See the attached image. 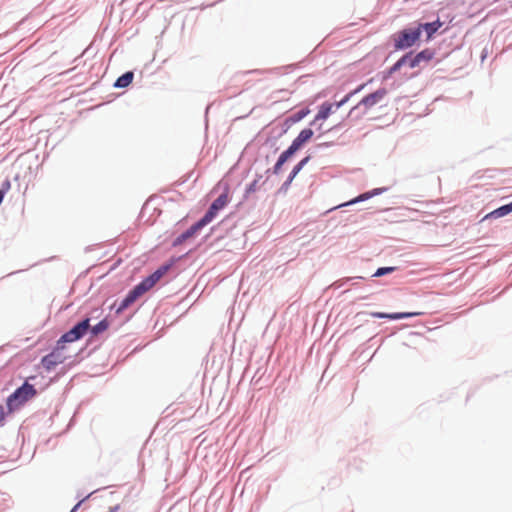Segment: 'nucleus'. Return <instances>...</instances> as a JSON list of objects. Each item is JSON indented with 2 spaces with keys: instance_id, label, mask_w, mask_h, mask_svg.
<instances>
[{
  "instance_id": "15",
  "label": "nucleus",
  "mask_w": 512,
  "mask_h": 512,
  "mask_svg": "<svg viewBox=\"0 0 512 512\" xmlns=\"http://www.w3.org/2000/svg\"><path fill=\"white\" fill-rule=\"evenodd\" d=\"M512 212V202L507 204V205H503L495 210H493L492 212L488 213L484 219H488V218H500V217H503V216H506L508 215L509 213Z\"/></svg>"
},
{
  "instance_id": "20",
  "label": "nucleus",
  "mask_w": 512,
  "mask_h": 512,
  "mask_svg": "<svg viewBox=\"0 0 512 512\" xmlns=\"http://www.w3.org/2000/svg\"><path fill=\"white\" fill-rule=\"evenodd\" d=\"M309 109H302L296 113H294L291 117H290V120L292 122H298L300 120H302L304 117H306L308 114H309Z\"/></svg>"
},
{
  "instance_id": "13",
  "label": "nucleus",
  "mask_w": 512,
  "mask_h": 512,
  "mask_svg": "<svg viewBox=\"0 0 512 512\" xmlns=\"http://www.w3.org/2000/svg\"><path fill=\"white\" fill-rule=\"evenodd\" d=\"M442 25L443 23L439 19L430 23L417 24L418 27H421V32H425L427 41L433 37V35L442 27Z\"/></svg>"
},
{
  "instance_id": "26",
  "label": "nucleus",
  "mask_w": 512,
  "mask_h": 512,
  "mask_svg": "<svg viewBox=\"0 0 512 512\" xmlns=\"http://www.w3.org/2000/svg\"><path fill=\"white\" fill-rule=\"evenodd\" d=\"M309 161V156L305 157L304 159H302L299 164H301V166L303 167L307 162Z\"/></svg>"
},
{
  "instance_id": "2",
  "label": "nucleus",
  "mask_w": 512,
  "mask_h": 512,
  "mask_svg": "<svg viewBox=\"0 0 512 512\" xmlns=\"http://www.w3.org/2000/svg\"><path fill=\"white\" fill-rule=\"evenodd\" d=\"M421 36V27L414 26L405 28L394 35V46L396 49L410 48L417 43Z\"/></svg>"
},
{
  "instance_id": "14",
  "label": "nucleus",
  "mask_w": 512,
  "mask_h": 512,
  "mask_svg": "<svg viewBox=\"0 0 512 512\" xmlns=\"http://www.w3.org/2000/svg\"><path fill=\"white\" fill-rule=\"evenodd\" d=\"M313 131L309 128L303 129L298 136L293 140L292 146L293 149H296L297 151L304 145L307 141H309L313 136Z\"/></svg>"
},
{
  "instance_id": "11",
  "label": "nucleus",
  "mask_w": 512,
  "mask_h": 512,
  "mask_svg": "<svg viewBox=\"0 0 512 512\" xmlns=\"http://www.w3.org/2000/svg\"><path fill=\"white\" fill-rule=\"evenodd\" d=\"M421 312H402V313H384V312H372L370 315L374 318H387L391 320H398L404 318H410L421 315Z\"/></svg>"
},
{
  "instance_id": "27",
  "label": "nucleus",
  "mask_w": 512,
  "mask_h": 512,
  "mask_svg": "<svg viewBox=\"0 0 512 512\" xmlns=\"http://www.w3.org/2000/svg\"><path fill=\"white\" fill-rule=\"evenodd\" d=\"M4 191L3 190H0V204L2 203L3 201V198H4Z\"/></svg>"
},
{
  "instance_id": "22",
  "label": "nucleus",
  "mask_w": 512,
  "mask_h": 512,
  "mask_svg": "<svg viewBox=\"0 0 512 512\" xmlns=\"http://www.w3.org/2000/svg\"><path fill=\"white\" fill-rule=\"evenodd\" d=\"M395 270V267H381L374 273L375 277H380L385 274L391 273Z\"/></svg>"
},
{
  "instance_id": "12",
  "label": "nucleus",
  "mask_w": 512,
  "mask_h": 512,
  "mask_svg": "<svg viewBox=\"0 0 512 512\" xmlns=\"http://www.w3.org/2000/svg\"><path fill=\"white\" fill-rule=\"evenodd\" d=\"M144 292L136 285L128 295L122 300L121 304L118 307V312H121L127 309L131 304H133L137 298L143 295Z\"/></svg>"
},
{
  "instance_id": "16",
  "label": "nucleus",
  "mask_w": 512,
  "mask_h": 512,
  "mask_svg": "<svg viewBox=\"0 0 512 512\" xmlns=\"http://www.w3.org/2000/svg\"><path fill=\"white\" fill-rule=\"evenodd\" d=\"M133 77H134L133 72H126L125 74H123L116 80L114 85H115V87H118V88L127 87L128 85L131 84Z\"/></svg>"
},
{
  "instance_id": "7",
  "label": "nucleus",
  "mask_w": 512,
  "mask_h": 512,
  "mask_svg": "<svg viewBox=\"0 0 512 512\" xmlns=\"http://www.w3.org/2000/svg\"><path fill=\"white\" fill-rule=\"evenodd\" d=\"M228 203V195L221 194L213 201L206 214L201 218L203 222L208 225L217 215L218 211L223 209Z\"/></svg>"
},
{
  "instance_id": "25",
  "label": "nucleus",
  "mask_w": 512,
  "mask_h": 512,
  "mask_svg": "<svg viewBox=\"0 0 512 512\" xmlns=\"http://www.w3.org/2000/svg\"><path fill=\"white\" fill-rule=\"evenodd\" d=\"M282 166H283V164H279V159H278L274 166V173H278Z\"/></svg>"
},
{
  "instance_id": "9",
  "label": "nucleus",
  "mask_w": 512,
  "mask_h": 512,
  "mask_svg": "<svg viewBox=\"0 0 512 512\" xmlns=\"http://www.w3.org/2000/svg\"><path fill=\"white\" fill-rule=\"evenodd\" d=\"M408 55H409L408 66L410 68H415V67H418L419 65H421V63H423V62L428 63L429 61H431L434 58L435 52L432 49L426 48V49L420 51L419 53H417L413 57L411 56V54H408Z\"/></svg>"
},
{
  "instance_id": "21",
  "label": "nucleus",
  "mask_w": 512,
  "mask_h": 512,
  "mask_svg": "<svg viewBox=\"0 0 512 512\" xmlns=\"http://www.w3.org/2000/svg\"><path fill=\"white\" fill-rule=\"evenodd\" d=\"M302 168H303V167L301 166V164H299V163H298V164L293 168V170H292V172H291L290 176L288 177L287 181L285 182V185H289V184L293 181V179L295 178V176H296V175L301 171V169H302Z\"/></svg>"
},
{
  "instance_id": "10",
  "label": "nucleus",
  "mask_w": 512,
  "mask_h": 512,
  "mask_svg": "<svg viewBox=\"0 0 512 512\" xmlns=\"http://www.w3.org/2000/svg\"><path fill=\"white\" fill-rule=\"evenodd\" d=\"M206 224L203 222L202 219H200L198 222L193 224L188 230H186L184 233L179 235L175 240L173 245L178 246L184 243L189 238L193 237L199 230H201L203 227H205Z\"/></svg>"
},
{
  "instance_id": "19",
  "label": "nucleus",
  "mask_w": 512,
  "mask_h": 512,
  "mask_svg": "<svg viewBox=\"0 0 512 512\" xmlns=\"http://www.w3.org/2000/svg\"><path fill=\"white\" fill-rule=\"evenodd\" d=\"M296 151L297 150L293 149V146L290 145L289 148L279 156V164H284Z\"/></svg>"
},
{
  "instance_id": "4",
  "label": "nucleus",
  "mask_w": 512,
  "mask_h": 512,
  "mask_svg": "<svg viewBox=\"0 0 512 512\" xmlns=\"http://www.w3.org/2000/svg\"><path fill=\"white\" fill-rule=\"evenodd\" d=\"M365 85L366 84L359 85L355 90L348 93L343 99H341L339 102H336L335 104H332L329 102H324L320 106L319 111H318L317 115L315 116V121L326 120L331 115V113L334 111L333 110L334 107L336 109H338L341 106H343L344 104H346L353 95H355V94L359 93L361 90H363Z\"/></svg>"
},
{
  "instance_id": "23",
  "label": "nucleus",
  "mask_w": 512,
  "mask_h": 512,
  "mask_svg": "<svg viewBox=\"0 0 512 512\" xmlns=\"http://www.w3.org/2000/svg\"><path fill=\"white\" fill-rule=\"evenodd\" d=\"M372 194L370 193H364L362 195H360L359 197H357L355 200H352L350 202L347 203L348 204H353V203H356V202H359V201H363V200H366L368 199Z\"/></svg>"
},
{
  "instance_id": "1",
  "label": "nucleus",
  "mask_w": 512,
  "mask_h": 512,
  "mask_svg": "<svg viewBox=\"0 0 512 512\" xmlns=\"http://www.w3.org/2000/svg\"><path fill=\"white\" fill-rule=\"evenodd\" d=\"M37 391L33 385L25 382L21 387L16 389L7 399V407L9 412L21 407L28 400L36 395Z\"/></svg>"
},
{
  "instance_id": "6",
  "label": "nucleus",
  "mask_w": 512,
  "mask_h": 512,
  "mask_svg": "<svg viewBox=\"0 0 512 512\" xmlns=\"http://www.w3.org/2000/svg\"><path fill=\"white\" fill-rule=\"evenodd\" d=\"M387 93L388 92L385 88H380L377 91L370 93L351 109L350 114L362 106L365 108V110H370L372 107L379 104L386 97Z\"/></svg>"
},
{
  "instance_id": "18",
  "label": "nucleus",
  "mask_w": 512,
  "mask_h": 512,
  "mask_svg": "<svg viewBox=\"0 0 512 512\" xmlns=\"http://www.w3.org/2000/svg\"><path fill=\"white\" fill-rule=\"evenodd\" d=\"M409 55L402 56L391 68L389 73H395L404 65H408Z\"/></svg>"
},
{
  "instance_id": "3",
  "label": "nucleus",
  "mask_w": 512,
  "mask_h": 512,
  "mask_svg": "<svg viewBox=\"0 0 512 512\" xmlns=\"http://www.w3.org/2000/svg\"><path fill=\"white\" fill-rule=\"evenodd\" d=\"M68 357L65 345L58 340L51 353L41 359V364L47 371H51L57 365L64 363Z\"/></svg>"
},
{
  "instance_id": "24",
  "label": "nucleus",
  "mask_w": 512,
  "mask_h": 512,
  "mask_svg": "<svg viewBox=\"0 0 512 512\" xmlns=\"http://www.w3.org/2000/svg\"><path fill=\"white\" fill-rule=\"evenodd\" d=\"M5 416H6L5 409L3 406H0V425L3 424V422L5 420Z\"/></svg>"
},
{
  "instance_id": "5",
  "label": "nucleus",
  "mask_w": 512,
  "mask_h": 512,
  "mask_svg": "<svg viewBox=\"0 0 512 512\" xmlns=\"http://www.w3.org/2000/svg\"><path fill=\"white\" fill-rule=\"evenodd\" d=\"M90 328V320L88 318L82 320L72 329L64 333L59 341L65 345V343H71L82 338L88 329Z\"/></svg>"
},
{
  "instance_id": "17",
  "label": "nucleus",
  "mask_w": 512,
  "mask_h": 512,
  "mask_svg": "<svg viewBox=\"0 0 512 512\" xmlns=\"http://www.w3.org/2000/svg\"><path fill=\"white\" fill-rule=\"evenodd\" d=\"M109 327V323L106 319L104 320H101L98 324H96L95 326H93L91 328V332L93 335H98L104 331H106Z\"/></svg>"
},
{
  "instance_id": "8",
  "label": "nucleus",
  "mask_w": 512,
  "mask_h": 512,
  "mask_svg": "<svg viewBox=\"0 0 512 512\" xmlns=\"http://www.w3.org/2000/svg\"><path fill=\"white\" fill-rule=\"evenodd\" d=\"M169 266H162L158 270H156L149 277L145 278L142 282H140L137 286L145 293L149 291L168 271Z\"/></svg>"
}]
</instances>
